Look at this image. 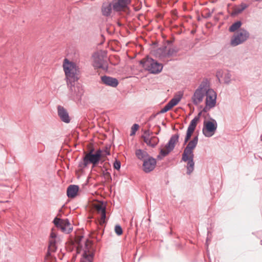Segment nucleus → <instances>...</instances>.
I'll list each match as a JSON object with an SVG mask.
<instances>
[{
	"label": "nucleus",
	"mask_w": 262,
	"mask_h": 262,
	"mask_svg": "<svg viewBox=\"0 0 262 262\" xmlns=\"http://www.w3.org/2000/svg\"><path fill=\"white\" fill-rule=\"evenodd\" d=\"M217 127V124L215 120L205 121L202 129L203 134L206 137H211L215 134Z\"/></svg>",
	"instance_id": "nucleus-12"
},
{
	"label": "nucleus",
	"mask_w": 262,
	"mask_h": 262,
	"mask_svg": "<svg viewBox=\"0 0 262 262\" xmlns=\"http://www.w3.org/2000/svg\"><path fill=\"white\" fill-rule=\"evenodd\" d=\"M140 62L145 70L152 74L159 73L163 69L161 63L149 57L141 60Z\"/></svg>",
	"instance_id": "nucleus-4"
},
{
	"label": "nucleus",
	"mask_w": 262,
	"mask_h": 262,
	"mask_svg": "<svg viewBox=\"0 0 262 262\" xmlns=\"http://www.w3.org/2000/svg\"><path fill=\"white\" fill-rule=\"evenodd\" d=\"M158 127H159L158 132H156V135H158V134L159 133L160 130V127L159 126H158Z\"/></svg>",
	"instance_id": "nucleus-45"
},
{
	"label": "nucleus",
	"mask_w": 262,
	"mask_h": 262,
	"mask_svg": "<svg viewBox=\"0 0 262 262\" xmlns=\"http://www.w3.org/2000/svg\"><path fill=\"white\" fill-rule=\"evenodd\" d=\"M172 107L168 103L160 111L161 113H165L170 110Z\"/></svg>",
	"instance_id": "nucleus-37"
},
{
	"label": "nucleus",
	"mask_w": 262,
	"mask_h": 262,
	"mask_svg": "<svg viewBox=\"0 0 262 262\" xmlns=\"http://www.w3.org/2000/svg\"><path fill=\"white\" fill-rule=\"evenodd\" d=\"M98 215H99V220L97 224V230L92 235V238L99 242L101 241V237L104 234V228L107 222V219L106 212L98 214Z\"/></svg>",
	"instance_id": "nucleus-6"
},
{
	"label": "nucleus",
	"mask_w": 262,
	"mask_h": 262,
	"mask_svg": "<svg viewBox=\"0 0 262 262\" xmlns=\"http://www.w3.org/2000/svg\"><path fill=\"white\" fill-rule=\"evenodd\" d=\"M136 155L138 159L143 161V164H156V159L150 157L146 151L137 149Z\"/></svg>",
	"instance_id": "nucleus-16"
},
{
	"label": "nucleus",
	"mask_w": 262,
	"mask_h": 262,
	"mask_svg": "<svg viewBox=\"0 0 262 262\" xmlns=\"http://www.w3.org/2000/svg\"><path fill=\"white\" fill-rule=\"evenodd\" d=\"M242 26L241 21H237L233 23L229 28V31L231 32H234L237 30Z\"/></svg>",
	"instance_id": "nucleus-29"
},
{
	"label": "nucleus",
	"mask_w": 262,
	"mask_h": 262,
	"mask_svg": "<svg viewBox=\"0 0 262 262\" xmlns=\"http://www.w3.org/2000/svg\"><path fill=\"white\" fill-rule=\"evenodd\" d=\"M139 125L138 124H134L132 127V128H131V133H130V136H133L135 134L136 132H137V130L139 128Z\"/></svg>",
	"instance_id": "nucleus-34"
},
{
	"label": "nucleus",
	"mask_w": 262,
	"mask_h": 262,
	"mask_svg": "<svg viewBox=\"0 0 262 262\" xmlns=\"http://www.w3.org/2000/svg\"><path fill=\"white\" fill-rule=\"evenodd\" d=\"M112 3H104L102 6V12L103 15L108 16L111 14L112 10Z\"/></svg>",
	"instance_id": "nucleus-23"
},
{
	"label": "nucleus",
	"mask_w": 262,
	"mask_h": 262,
	"mask_svg": "<svg viewBox=\"0 0 262 262\" xmlns=\"http://www.w3.org/2000/svg\"><path fill=\"white\" fill-rule=\"evenodd\" d=\"M194 165H187V171L186 173L187 174H190L194 170Z\"/></svg>",
	"instance_id": "nucleus-36"
},
{
	"label": "nucleus",
	"mask_w": 262,
	"mask_h": 262,
	"mask_svg": "<svg viewBox=\"0 0 262 262\" xmlns=\"http://www.w3.org/2000/svg\"><path fill=\"white\" fill-rule=\"evenodd\" d=\"M199 119L200 118L199 116H196L191 121L187 128L186 135L184 140V144H186L187 142H188L190 137H191L192 133L196 128Z\"/></svg>",
	"instance_id": "nucleus-17"
},
{
	"label": "nucleus",
	"mask_w": 262,
	"mask_h": 262,
	"mask_svg": "<svg viewBox=\"0 0 262 262\" xmlns=\"http://www.w3.org/2000/svg\"><path fill=\"white\" fill-rule=\"evenodd\" d=\"M156 165H142V169L145 173H149L154 170Z\"/></svg>",
	"instance_id": "nucleus-30"
},
{
	"label": "nucleus",
	"mask_w": 262,
	"mask_h": 262,
	"mask_svg": "<svg viewBox=\"0 0 262 262\" xmlns=\"http://www.w3.org/2000/svg\"><path fill=\"white\" fill-rule=\"evenodd\" d=\"M208 239H209V238H208V237H207V239H206V243L208 242Z\"/></svg>",
	"instance_id": "nucleus-47"
},
{
	"label": "nucleus",
	"mask_w": 262,
	"mask_h": 262,
	"mask_svg": "<svg viewBox=\"0 0 262 262\" xmlns=\"http://www.w3.org/2000/svg\"><path fill=\"white\" fill-rule=\"evenodd\" d=\"M206 106L204 108V112H207L208 109L213 108L216 104V94L214 91L208 88L207 93L206 94Z\"/></svg>",
	"instance_id": "nucleus-13"
},
{
	"label": "nucleus",
	"mask_w": 262,
	"mask_h": 262,
	"mask_svg": "<svg viewBox=\"0 0 262 262\" xmlns=\"http://www.w3.org/2000/svg\"><path fill=\"white\" fill-rule=\"evenodd\" d=\"M63 69L66 75L68 85L77 81L80 73V69L77 64L65 58L63 62Z\"/></svg>",
	"instance_id": "nucleus-2"
},
{
	"label": "nucleus",
	"mask_w": 262,
	"mask_h": 262,
	"mask_svg": "<svg viewBox=\"0 0 262 262\" xmlns=\"http://www.w3.org/2000/svg\"><path fill=\"white\" fill-rule=\"evenodd\" d=\"M198 142V137H194L192 140L189 141L184 149L182 160L187 164H194L193 161V150L195 148Z\"/></svg>",
	"instance_id": "nucleus-5"
},
{
	"label": "nucleus",
	"mask_w": 262,
	"mask_h": 262,
	"mask_svg": "<svg viewBox=\"0 0 262 262\" xmlns=\"http://www.w3.org/2000/svg\"><path fill=\"white\" fill-rule=\"evenodd\" d=\"M67 165V166L68 167V168L69 169V164H67V165Z\"/></svg>",
	"instance_id": "nucleus-48"
},
{
	"label": "nucleus",
	"mask_w": 262,
	"mask_h": 262,
	"mask_svg": "<svg viewBox=\"0 0 262 262\" xmlns=\"http://www.w3.org/2000/svg\"><path fill=\"white\" fill-rule=\"evenodd\" d=\"M113 164H121V163L119 161L116 160L115 162Z\"/></svg>",
	"instance_id": "nucleus-43"
},
{
	"label": "nucleus",
	"mask_w": 262,
	"mask_h": 262,
	"mask_svg": "<svg viewBox=\"0 0 262 262\" xmlns=\"http://www.w3.org/2000/svg\"><path fill=\"white\" fill-rule=\"evenodd\" d=\"M179 49L176 47H171L167 48V57H169L176 55L178 52Z\"/></svg>",
	"instance_id": "nucleus-28"
},
{
	"label": "nucleus",
	"mask_w": 262,
	"mask_h": 262,
	"mask_svg": "<svg viewBox=\"0 0 262 262\" xmlns=\"http://www.w3.org/2000/svg\"><path fill=\"white\" fill-rule=\"evenodd\" d=\"M179 138V136L178 134L172 136L165 147L161 149L160 153L158 156V158L160 159H162L172 150L175 146L176 143L178 141Z\"/></svg>",
	"instance_id": "nucleus-11"
},
{
	"label": "nucleus",
	"mask_w": 262,
	"mask_h": 262,
	"mask_svg": "<svg viewBox=\"0 0 262 262\" xmlns=\"http://www.w3.org/2000/svg\"><path fill=\"white\" fill-rule=\"evenodd\" d=\"M92 165V168H94L97 167L98 166V165H95V164Z\"/></svg>",
	"instance_id": "nucleus-44"
},
{
	"label": "nucleus",
	"mask_w": 262,
	"mask_h": 262,
	"mask_svg": "<svg viewBox=\"0 0 262 262\" xmlns=\"http://www.w3.org/2000/svg\"><path fill=\"white\" fill-rule=\"evenodd\" d=\"M209 87V83L207 80H204L195 91L192 96V101L195 105H198L203 101Z\"/></svg>",
	"instance_id": "nucleus-3"
},
{
	"label": "nucleus",
	"mask_w": 262,
	"mask_h": 262,
	"mask_svg": "<svg viewBox=\"0 0 262 262\" xmlns=\"http://www.w3.org/2000/svg\"><path fill=\"white\" fill-rule=\"evenodd\" d=\"M105 165H102V167L100 166V168L101 169L102 174L104 177L105 181L107 182H111L112 180L111 173L109 171V169L104 167Z\"/></svg>",
	"instance_id": "nucleus-24"
},
{
	"label": "nucleus",
	"mask_w": 262,
	"mask_h": 262,
	"mask_svg": "<svg viewBox=\"0 0 262 262\" xmlns=\"http://www.w3.org/2000/svg\"><path fill=\"white\" fill-rule=\"evenodd\" d=\"M93 65L95 69H102L104 70H107V63L104 60L103 57L101 54L98 52L95 53L93 55Z\"/></svg>",
	"instance_id": "nucleus-15"
},
{
	"label": "nucleus",
	"mask_w": 262,
	"mask_h": 262,
	"mask_svg": "<svg viewBox=\"0 0 262 262\" xmlns=\"http://www.w3.org/2000/svg\"><path fill=\"white\" fill-rule=\"evenodd\" d=\"M97 209L98 214L106 212V206L103 204L101 205H98Z\"/></svg>",
	"instance_id": "nucleus-33"
},
{
	"label": "nucleus",
	"mask_w": 262,
	"mask_h": 262,
	"mask_svg": "<svg viewBox=\"0 0 262 262\" xmlns=\"http://www.w3.org/2000/svg\"><path fill=\"white\" fill-rule=\"evenodd\" d=\"M114 165V168L115 169L117 170H120V168H121V165Z\"/></svg>",
	"instance_id": "nucleus-41"
},
{
	"label": "nucleus",
	"mask_w": 262,
	"mask_h": 262,
	"mask_svg": "<svg viewBox=\"0 0 262 262\" xmlns=\"http://www.w3.org/2000/svg\"><path fill=\"white\" fill-rule=\"evenodd\" d=\"M83 238H84V236L83 235H79L77 236L76 238H77V243H78V245H80L81 244V243Z\"/></svg>",
	"instance_id": "nucleus-39"
},
{
	"label": "nucleus",
	"mask_w": 262,
	"mask_h": 262,
	"mask_svg": "<svg viewBox=\"0 0 262 262\" xmlns=\"http://www.w3.org/2000/svg\"><path fill=\"white\" fill-rule=\"evenodd\" d=\"M249 37V32L244 29H241L232 37L230 44L232 46L235 47L245 42Z\"/></svg>",
	"instance_id": "nucleus-10"
},
{
	"label": "nucleus",
	"mask_w": 262,
	"mask_h": 262,
	"mask_svg": "<svg viewBox=\"0 0 262 262\" xmlns=\"http://www.w3.org/2000/svg\"><path fill=\"white\" fill-rule=\"evenodd\" d=\"M90 241L87 238L84 242V248L81 255L80 262H93L95 249L90 246Z\"/></svg>",
	"instance_id": "nucleus-9"
},
{
	"label": "nucleus",
	"mask_w": 262,
	"mask_h": 262,
	"mask_svg": "<svg viewBox=\"0 0 262 262\" xmlns=\"http://www.w3.org/2000/svg\"><path fill=\"white\" fill-rule=\"evenodd\" d=\"M152 135L153 132L148 129L144 130L142 138L148 146L154 147L158 144L159 140L157 137L153 136Z\"/></svg>",
	"instance_id": "nucleus-14"
},
{
	"label": "nucleus",
	"mask_w": 262,
	"mask_h": 262,
	"mask_svg": "<svg viewBox=\"0 0 262 262\" xmlns=\"http://www.w3.org/2000/svg\"><path fill=\"white\" fill-rule=\"evenodd\" d=\"M46 260H48V262H56L57 260L56 257L54 255H52L51 257H48Z\"/></svg>",
	"instance_id": "nucleus-40"
},
{
	"label": "nucleus",
	"mask_w": 262,
	"mask_h": 262,
	"mask_svg": "<svg viewBox=\"0 0 262 262\" xmlns=\"http://www.w3.org/2000/svg\"><path fill=\"white\" fill-rule=\"evenodd\" d=\"M115 232L116 234L118 236H120L122 234L123 230H122L121 226L120 225L117 224V225H115Z\"/></svg>",
	"instance_id": "nucleus-31"
},
{
	"label": "nucleus",
	"mask_w": 262,
	"mask_h": 262,
	"mask_svg": "<svg viewBox=\"0 0 262 262\" xmlns=\"http://www.w3.org/2000/svg\"><path fill=\"white\" fill-rule=\"evenodd\" d=\"M101 80L102 84L113 88L117 87L119 84L116 78L106 75L101 76Z\"/></svg>",
	"instance_id": "nucleus-19"
},
{
	"label": "nucleus",
	"mask_w": 262,
	"mask_h": 262,
	"mask_svg": "<svg viewBox=\"0 0 262 262\" xmlns=\"http://www.w3.org/2000/svg\"><path fill=\"white\" fill-rule=\"evenodd\" d=\"M182 98V95H179L176 96H175L174 98L171 99L170 101L168 102L169 105L171 106V107L172 108L173 106L176 105L181 100Z\"/></svg>",
	"instance_id": "nucleus-27"
},
{
	"label": "nucleus",
	"mask_w": 262,
	"mask_h": 262,
	"mask_svg": "<svg viewBox=\"0 0 262 262\" xmlns=\"http://www.w3.org/2000/svg\"><path fill=\"white\" fill-rule=\"evenodd\" d=\"M212 185H213V183H212V182H211V184H210V186H211V187H212Z\"/></svg>",
	"instance_id": "nucleus-46"
},
{
	"label": "nucleus",
	"mask_w": 262,
	"mask_h": 262,
	"mask_svg": "<svg viewBox=\"0 0 262 262\" xmlns=\"http://www.w3.org/2000/svg\"><path fill=\"white\" fill-rule=\"evenodd\" d=\"M58 115L61 120L65 123H69L70 118L67 110L62 106L59 105L57 107Z\"/></svg>",
	"instance_id": "nucleus-21"
},
{
	"label": "nucleus",
	"mask_w": 262,
	"mask_h": 262,
	"mask_svg": "<svg viewBox=\"0 0 262 262\" xmlns=\"http://www.w3.org/2000/svg\"><path fill=\"white\" fill-rule=\"evenodd\" d=\"M59 212H61V209H60L59 210Z\"/></svg>",
	"instance_id": "nucleus-50"
},
{
	"label": "nucleus",
	"mask_w": 262,
	"mask_h": 262,
	"mask_svg": "<svg viewBox=\"0 0 262 262\" xmlns=\"http://www.w3.org/2000/svg\"><path fill=\"white\" fill-rule=\"evenodd\" d=\"M248 7V5L245 3H242L240 5L237 6L234 9V13L238 14L242 13L246 8Z\"/></svg>",
	"instance_id": "nucleus-26"
},
{
	"label": "nucleus",
	"mask_w": 262,
	"mask_h": 262,
	"mask_svg": "<svg viewBox=\"0 0 262 262\" xmlns=\"http://www.w3.org/2000/svg\"><path fill=\"white\" fill-rule=\"evenodd\" d=\"M231 75L230 73L227 72L224 74V80L225 83L228 84L231 80Z\"/></svg>",
	"instance_id": "nucleus-32"
},
{
	"label": "nucleus",
	"mask_w": 262,
	"mask_h": 262,
	"mask_svg": "<svg viewBox=\"0 0 262 262\" xmlns=\"http://www.w3.org/2000/svg\"><path fill=\"white\" fill-rule=\"evenodd\" d=\"M154 53L156 57L160 58L167 57V47L164 46L159 48L154 51Z\"/></svg>",
	"instance_id": "nucleus-22"
},
{
	"label": "nucleus",
	"mask_w": 262,
	"mask_h": 262,
	"mask_svg": "<svg viewBox=\"0 0 262 262\" xmlns=\"http://www.w3.org/2000/svg\"><path fill=\"white\" fill-rule=\"evenodd\" d=\"M52 222L58 229L65 234H69L73 231V226L68 219H62L55 217Z\"/></svg>",
	"instance_id": "nucleus-8"
},
{
	"label": "nucleus",
	"mask_w": 262,
	"mask_h": 262,
	"mask_svg": "<svg viewBox=\"0 0 262 262\" xmlns=\"http://www.w3.org/2000/svg\"><path fill=\"white\" fill-rule=\"evenodd\" d=\"M49 237L50 238H60L58 236V234L54 231V229H52Z\"/></svg>",
	"instance_id": "nucleus-35"
},
{
	"label": "nucleus",
	"mask_w": 262,
	"mask_h": 262,
	"mask_svg": "<svg viewBox=\"0 0 262 262\" xmlns=\"http://www.w3.org/2000/svg\"><path fill=\"white\" fill-rule=\"evenodd\" d=\"M130 0H114L112 3L113 10L120 11L126 8L130 3Z\"/></svg>",
	"instance_id": "nucleus-18"
},
{
	"label": "nucleus",
	"mask_w": 262,
	"mask_h": 262,
	"mask_svg": "<svg viewBox=\"0 0 262 262\" xmlns=\"http://www.w3.org/2000/svg\"><path fill=\"white\" fill-rule=\"evenodd\" d=\"M110 155L107 148L105 149H91L85 155L84 164H97L99 162H103L107 159V156Z\"/></svg>",
	"instance_id": "nucleus-1"
},
{
	"label": "nucleus",
	"mask_w": 262,
	"mask_h": 262,
	"mask_svg": "<svg viewBox=\"0 0 262 262\" xmlns=\"http://www.w3.org/2000/svg\"><path fill=\"white\" fill-rule=\"evenodd\" d=\"M80 190L77 185H70L67 188V195L69 199L75 198L78 195Z\"/></svg>",
	"instance_id": "nucleus-20"
},
{
	"label": "nucleus",
	"mask_w": 262,
	"mask_h": 262,
	"mask_svg": "<svg viewBox=\"0 0 262 262\" xmlns=\"http://www.w3.org/2000/svg\"><path fill=\"white\" fill-rule=\"evenodd\" d=\"M55 252L56 251H53V249L48 247V250H47V252L46 256H45V259H46L48 257H51L52 255H53L52 254V253Z\"/></svg>",
	"instance_id": "nucleus-38"
},
{
	"label": "nucleus",
	"mask_w": 262,
	"mask_h": 262,
	"mask_svg": "<svg viewBox=\"0 0 262 262\" xmlns=\"http://www.w3.org/2000/svg\"><path fill=\"white\" fill-rule=\"evenodd\" d=\"M260 244L262 245V240L260 241Z\"/></svg>",
	"instance_id": "nucleus-49"
},
{
	"label": "nucleus",
	"mask_w": 262,
	"mask_h": 262,
	"mask_svg": "<svg viewBox=\"0 0 262 262\" xmlns=\"http://www.w3.org/2000/svg\"><path fill=\"white\" fill-rule=\"evenodd\" d=\"M70 84L71 85L68 94L69 98L77 103L80 102L84 93L82 86L79 84Z\"/></svg>",
	"instance_id": "nucleus-7"
},
{
	"label": "nucleus",
	"mask_w": 262,
	"mask_h": 262,
	"mask_svg": "<svg viewBox=\"0 0 262 262\" xmlns=\"http://www.w3.org/2000/svg\"><path fill=\"white\" fill-rule=\"evenodd\" d=\"M60 238H50L48 247L53 249V251H56L57 249V243Z\"/></svg>",
	"instance_id": "nucleus-25"
},
{
	"label": "nucleus",
	"mask_w": 262,
	"mask_h": 262,
	"mask_svg": "<svg viewBox=\"0 0 262 262\" xmlns=\"http://www.w3.org/2000/svg\"><path fill=\"white\" fill-rule=\"evenodd\" d=\"M89 165H79V166L80 168H85L87 167Z\"/></svg>",
	"instance_id": "nucleus-42"
}]
</instances>
